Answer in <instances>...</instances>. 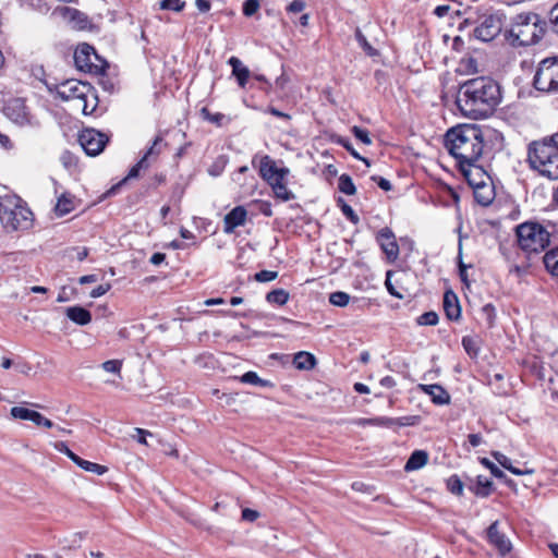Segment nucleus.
Instances as JSON below:
<instances>
[{"instance_id":"1","label":"nucleus","mask_w":558,"mask_h":558,"mask_svg":"<svg viewBox=\"0 0 558 558\" xmlns=\"http://www.w3.org/2000/svg\"><path fill=\"white\" fill-rule=\"evenodd\" d=\"M445 146L457 160L460 171L470 180L472 170L482 172L478 161L484 150V135L478 125L460 124L449 129L445 135Z\"/></svg>"},{"instance_id":"2","label":"nucleus","mask_w":558,"mask_h":558,"mask_svg":"<svg viewBox=\"0 0 558 558\" xmlns=\"http://www.w3.org/2000/svg\"><path fill=\"white\" fill-rule=\"evenodd\" d=\"M501 102L499 84L485 76L464 82L458 92L456 104L461 113L471 119L489 117Z\"/></svg>"},{"instance_id":"3","label":"nucleus","mask_w":558,"mask_h":558,"mask_svg":"<svg viewBox=\"0 0 558 558\" xmlns=\"http://www.w3.org/2000/svg\"><path fill=\"white\" fill-rule=\"evenodd\" d=\"M546 22L534 12H523L512 19L511 27L505 32L506 40L513 47L537 44L544 36Z\"/></svg>"},{"instance_id":"4","label":"nucleus","mask_w":558,"mask_h":558,"mask_svg":"<svg viewBox=\"0 0 558 558\" xmlns=\"http://www.w3.org/2000/svg\"><path fill=\"white\" fill-rule=\"evenodd\" d=\"M553 140L544 137L533 141L527 147V161L531 169L550 180L558 179V148Z\"/></svg>"},{"instance_id":"5","label":"nucleus","mask_w":558,"mask_h":558,"mask_svg":"<svg viewBox=\"0 0 558 558\" xmlns=\"http://www.w3.org/2000/svg\"><path fill=\"white\" fill-rule=\"evenodd\" d=\"M33 213L17 196H0V221L7 232L28 230Z\"/></svg>"},{"instance_id":"6","label":"nucleus","mask_w":558,"mask_h":558,"mask_svg":"<svg viewBox=\"0 0 558 558\" xmlns=\"http://www.w3.org/2000/svg\"><path fill=\"white\" fill-rule=\"evenodd\" d=\"M515 233L519 246L527 254L543 252L550 243V232L536 221L519 225Z\"/></svg>"},{"instance_id":"7","label":"nucleus","mask_w":558,"mask_h":558,"mask_svg":"<svg viewBox=\"0 0 558 558\" xmlns=\"http://www.w3.org/2000/svg\"><path fill=\"white\" fill-rule=\"evenodd\" d=\"M57 94L62 100H71L76 109L82 110L84 114H92L96 108L93 104L92 110H87V97L90 95L95 100L92 86L76 80H68L61 83L57 88Z\"/></svg>"},{"instance_id":"8","label":"nucleus","mask_w":558,"mask_h":558,"mask_svg":"<svg viewBox=\"0 0 558 558\" xmlns=\"http://www.w3.org/2000/svg\"><path fill=\"white\" fill-rule=\"evenodd\" d=\"M533 85L541 92H558V57L547 58L539 62Z\"/></svg>"},{"instance_id":"9","label":"nucleus","mask_w":558,"mask_h":558,"mask_svg":"<svg viewBox=\"0 0 558 558\" xmlns=\"http://www.w3.org/2000/svg\"><path fill=\"white\" fill-rule=\"evenodd\" d=\"M74 63L81 71L101 74L108 66L105 60H101L96 53L94 47L88 44L80 45L74 51Z\"/></svg>"},{"instance_id":"10","label":"nucleus","mask_w":558,"mask_h":558,"mask_svg":"<svg viewBox=\"0 0 558 558\" xmlns=\"http://www.w3.org/2000/svg\"><path fill=\"white\" fill-rule=\"evenodd\" d=\"M3 113L9 120L20 126H40V122L31 114L22 98L8 100L3 107Z\"/></svg>"},{"instance_id":"11","label":"nucleus","mask_w":558,"mask_h":558,"mask_svg":"<svg viewBox=\"0 0 558 558\" xmlns=\"http://www.w3.org/2000/svg\"><path fill=\"white\" fill-rule=\"evenodd\" d=\"M502 20L504 15L498 12L483 15L474 28V36L482 41L493 40L502 29Z\"/></svg>"},{"instance_id":"12","label":"nucleus","mask_w":558,"mask_h":558,"mask_svg":"<svg viewBox=\"0 0 558 558\" xmlns=\"http://www.w3.org/2000/svg\"><path fill=\"white\" fill-rule=\"evenodd\" d=\"M108 142L109 136L95 129H84L78 134V143L88 156L99 155Z\"/></svg>"},{"instance_id":"13","label":"nucleus","mask_w":558,"mask_h":558,"mask_svg":"<svg viewBox=\"0 0 558 558\" xmlns=\"http://www.w3.org/2000/svg\"><path fill=\"white\" fill-rule=\"evenodd\" d=\"M259 175L268 183L275 182L278 180H286V177L289 173V169L287 168H278L276 162L268 156L265 155L259 160L258 166Z\"/></svg>"},{"instance_id":"14","label":"nucleus","mask_w":558,"mask_h":558,"mask_svg":"<svg viewBox=\"0 0 558 558\" xmlns=\"http://www.w3.org/2000/svg\"><path fill=\"white\" fill-rule=\"evenodd\" d=\"M376 240L386 254L389 262H395L399 256V245L397 243L395 233L388 227L380 229L377 232Z\"/></svg>"},{"instance_id":"15","label":"nucleus","mask_w":558,"mask_h":558,"mask_svg":"<svg viewBox=\"0 0 558 558\" xmlns=\"http://www.w3.org/2000/svg\"><path fill=\"white\" fill-rule=\"evenodd\" d=\"M488 542L496 547L501 555H506L511 550L509 538L499 531V522H493L487 529Z\"/></svg>"},{"instance_id":"16","label":"nucleus","mask_w":558,"mask_h":558,"mask_svg":"<svg viewBox=\"0 0 558 558\" xmlns=\"http://www.w3.org/2000/svg\"><path fill=\"white\" fill-rule=\"evenodd\" d=\"M247 211L243 206H236L230 210L223 218V231L232 233L238 227L244 226Z\"/></svg>"},{"instance_id":"17","label":"nucleus","mask_w":558,"mask_h":558,"mask_svg":"<svg viewBox=\"0 0 558 558\" xmlns=\"http://www.w3.org/2000/svg\"><path fill=\"white\" fill-rule=\"evenodd\" d=\"M420 389L430 397L433 403L437 405H446L450 403V395L438 384L420 385Z\"/></svg>"},{"instance_id":"18","label":"nucleus","mask_w":558,"mask_h":558,"mask_svg":"<svg viewBox=\"0 0 558 558\" xmlns=\"http://www.w3.org/2000/svg\"><path fill=\"white\" fill-rule=\"evenodd\" d=\"M444 311L449 320H459L461 317L459 299L452 290L444 293Z\"/></svg>"},{"instance_id":"19","label":"nucleus","mask_w":558,"mask_h":558,"mask_svg":"<svg viewBox=\"0 0 558 558\" xmlns=\"http://www.w3.org/2000/svg\"><path fill=\"white\" fill-rule=\"evenodd\" d=\"M65 313L70 320L80 326H85L92 320L90 312L78 305L68 307Z\"/></svg>"},{"instance_id":"20","label":"nucleus","mask_w":558,"mask_h":558,"mask_svg":"<svg viewBox=\"0 0 558 558\" xmlns=\"http://www.w3.org/2000/svg\"><path fill=\"white\" fill-rule=\"evenodd\" d=\"M428 462V453L425 450H415L405 462L404 471L412 472L422 469Z\"/></svg>"},{"instance_id":"21","label":"nucleus","mask_w":558,"mask_h":558,"mask_svg":"<svg viewBox=\"0 0 558 558\" xmlns=\"http://www.w3.org/2000/svg\"><path fill=\"white\" fill-rule=\"evenodd\" d=\"M316 364L317 360L315 355L310 352L300 351L293 356V365L298 369L311 371L316 366Z\"/></svg>"},{"instance_id":"22","label":"nucleus","mask_w":558,"mask_h":558,"mask_svg":"<svg viewBox=\"0 0 558 558\" xmlns=\"http://www.w3.org/2000/svg\"><path fill=\"white\" fill-rule=\"evenodd\" d=\"M228 63L231 65L232 74L236 77L239 85L244 87L250 76V70L236 57H231Z\"/></svg>"},{"instance_id":"23","label":"nucleus","mask_w":558,"mask_h":558,"mask_svg":"<svg viewBox=\"0 0 558 558\" xmlns=\"http://www.w3.org/2000/svg\"><path fill=\"white\" fill-rule=\"evenodd\" d=\"M275 193V196L282 202H288L295 198V195L287 187L284 180L276 179L275 182L269 184Z\"/></svg>"},{"instance_id":"24","label":"nucleus","mask_w":558,"mask_h":558,"mask_svg":"<svg viewBox=\"0 0 558 558\" xmlns=\"http://www.w3.org/2000/svg\"><path fill=\"white\" fill-rule=\"evenodd\" d=\"M66 17L73 23V26L78 29L87 28L89 23L88 16L76 9L66 8Z\"/></svg>"},{"instance_id":"25","label":"nucleus","mask_w":558,"mask_h":558,"mask_svg":"<svg viewBox=\"0 0 558 558\" xmlns=\"http://www.w3.org/2000/svg\"><path fill=\"white\" fill-rule=\"evenodd\" d=\"M492 487H493V482L483 476V475H478L476 477V484L475 486H471L470 489L476 495V496H480V497H487L490 495L492 493Z\"/></svg>"},{"instance_id":"26","label":"nucleus","mask_w":558,"mask_h":558,"mask_svg":"<svg viewBox=\"0 0 558 558\" xmlns=\"http://www.w3.org/2000/svg\"><path fill=\"white\" fill-rule=\"evenodd\" d=\"M480 339L477 336H464L462 347L470 357L476 359L480 353Z\"/></svg>"},{"instance_id":"27","label":"nucleus","mask_w":558,"mask_h":558,"mask_svg":"<svg viewBox=\"0 0 558 558\" xmlns=\"http://www.w3.org/2000/svg\"><path fill=\"white\" fill-rule=\"evenodd\" d=\"M474 198L480 205L488 206L494 199V193L485 184H482L481 186L475 187Z\"/></svg>"},{"instance_id":"28","label":"nucleus","mask_w":558,"mask_h":558,"mask_svg":"<svg viewBox=\"0 0 558 558\" xmlns=\"http://www.w3.org/2000/svg\"><path fill=\"white\" fill-rule=\"evenodd\" d=\"M546 269L554 276H558V246L549 250L543 257Z\"/></svg>"},{"instance_id":"29","label":"nucleus","mask_w":558,"mask_h":558,"mask_svg":"<svg viewBox=\"0 0 558 558\" xmlns=\"http://www.w3.org/2000/svg\"><path fill=\"white\" fill-rule=\"evenodd\" d=\"M338 189L341 193L345 195H354L356 193V187L353 183L352 178L345 173L339 177Z\"/></svg>"},{"instance_id":"30","label":"nucleus","mask_w":558,"mask_h":558,"mask_svg":"<svg viewBox=\"0 0 558 558\" xmlns=\"http://www.w3.org/2000/svg\"><path fill=\"white\" fill-rule=\"evenodd\" d=\"M266 300L269 303L284 305L289 300V293L284 289H276L266 294Z\"/></svg>"},{"instance_id":"31","label":"nucleus","mask_w":558,"mask_h":558,"mask_svg":"<svg viewBox=\"0 0 558 558\" xmlns=\"http://www.w3.org/2000/svg\"><path fill=\"white\" fill-rule=\"evenodd\" d=\"M74 209L73 201L71 197L62 195L58 198L57 205L54 207L56 214L58 216H64L71 213Z\"/></svg>"},{"instance_id":"32","label":"nucleus","mask_w":558,"mask_h":558,"mask_svg":"<svg viewBox=\"0 0 558 558\" xmlns=\"http://www.w3.org/2000/svg\"><path fill=\"white\" fill-rule=\"evenodd\" d=\"M77 466H80L81 469H83L86 472H92V473H95L98 475H102L108 471L107 466L84 460L82 458L78 461Z\"/></svg>"},{"instance_id":"33","label":"nucleus","mask_w":558,"mask_h":558,"mask_svg":"<svg viewBox=\"0 0 558 558\" xmlns=\"http://www.w3.org/2000/svg\"><path fill=\"white\" fill-rule=\"evenodd\" d=\"M240 381L243 384H250V385H255V386H260V387L269 386L268 380L260 378L255 372H252V371L244 373L241 376Z\"/></svg>"},{"instance_id":"34","label":"nucleus","mask_w":558,"mask_h":558,"mask_svg":"<svg viewBox=\"0 0 558 558\" xmlns=\"http://www.w3.org/2000/svg\"><path fill=\"white\" fill-rule=\"evenodd\" d=\"M336 143L339 144L340 146H342L343 148H345L351 154V156L354 157L355 159L362 160L367 167L371 166V161L367 158L362 157L354 149L353 145L351 144V142L348 138L340 136V137H338Z\"/></svg>"},{"instance_id":"35","label":"nucleus","mask_w":558,"mask_h":558,"mask_svg":"<svg viewBox=\"0 0 558 558\" xmlns=\"http://www.w3.org/2000/svg\"><path fill=\"white\" fill-rule=\"evenodd\" d=\"M355 39L359 43V45L363 48V50L371 57H374L377 54V50L373 48V46L367 41L365 35L362 33V31L357 27L355 29Z\"/></svg>"},{"instance_id":"36","label":"nucleus","mask_w":558,"mask_h":558,"mask_svg":"<svg viewBox=\"0 0 558 558\" xmlns=\"http://www.w3.org/2000/svg\"><path fill=\"white\" fill-rule=\"evenodd\" d=\"M36 411L23 407H13L10 414L13 418L32 421Z\"/></svg>"},{"instance_id":"37","label":"nucleus","mask_w":558,"mask_h":558,"mask_svg":"<svg viewBox=\"0 0 558 558\" xmlns=\"http://www.w3.org/2000/svg\"><path fill=\"white\" fill-rule=\"evenodd\" d=\"M329 302L335 306L344 307L350 302V295L343 291H336L330 293Z\"/></svg>"},{"instance_id":"38","label":"nucleus","mask_w":558,"mask_h":558,"mask_svg":"<svg viewBox=\"0 0 558 558\" xmlns=\"http://www.w3.org/2000/svg\"><path fill=\"white\" fill-rule=\"evenodd\" d=\"M339 207L341 208L342 214L347 217L348 220H350L352 223L356 225L360 221L359 216L355 214L353 208L347 204V202L343 198H339L337 201Z\"/></svg>"},{"instance_id":"39","label":"nucleus","mask_w":558,"mask_h":558,"mask_svg":"<svg viewBox=\"0 0 558 558\" xmlns=\"http://www.w3.org/2000/svg\"><path fill=\"white\" fill-rule=\"evenodd\" d=\"M52 446L57 451L64 453L71 461H73L77 465L78 461L81 460V457H78L71 449H69L65 442L56 441L52 444Z\"/></svg>"},{"instance_id":"40","label":"nucleus","mask_w":558,"mask_h":558,"mask_svg":"<svg viewBox=\"0 0 558 558\" xmlns=\"http://www.w3.org/2000/svg\"><path fill=\"white\" fill-rule=\"evenodd\" d=\"M483 318L486 320L487 327L492 328L496 318L495 306L490 303L485 304L481 310Z\"/></svg>"},{"instance_id":"41","label":"nucleus","mask_w":558,"mask_h":558,"mask_svg":"<svg viewBox=\"0 0 558 558\" xmlns=\"http://www.w3.org/2000/svg\"><path fill=\"white\" fill-rule=\"evenodd\" d=\"M447 487H448L449 492L454 495L460 496L463 493V483L457 475H452L448 478Z\"/></svg>"},{"instance_id":"42","label":"nucleus","mask_w":558,"mask_h":558,"mask_svg":"<svg viewBox=\"0 0 558 558\" xmlns=\"http://www.w3.org/2000/svg\"><path fill=\"white\" fill-rule=\"evenodd\" d=\"M351 132L355 136V138H357L363 144L371 145L373 143L369 136V132L366 129L354 125L352 126Z\"/></svg>"},{"instance_id":"43","label":"nucleus","mask_w":558,"mask_h":558,"mask_svg":"<svg viewBox=\"0 0 558 558\" xmlns=\"http://www.w3.org/2000/svg\"><path fill=\"white\" fill-rule=\"evenodd\" d=\"M417 324L421 326H435L438 324V315L435 312H425L417 317Z\"/></svg>"},{"instance_id":"44","label":"nucleus","mask_w":558,"mask_h":558,"mask_svg":"<svg viewBox=\"0 0 558 558\" xmlns=\"http://www.w3.org/2000/svg\"><path fill=\"white\" fill-rule=\"evenodd\" d=\"M185 7V2L182 0H162L160 2V9L170 10L174 12H181Z\"/></svg>"},{"instance_id":"45","label":"nucleus","mask_w":558,"mask_h":558,"mask_svg":"<svg viewBox=\"0 0 558 558\" xmlns=\"http://www.w3.org/2000/svg\"><path fill=\"white\" fill-rule=\"evenodd\" d=\"M147 167H148L147 157H142V159L130 169L126 178L122 182H124L125 180H129V179L137 178L140 174V171L142 169H146Z\"/></svg>"},{"instance_id":"46","label":"nucleus","mask_w":558,"mask_h":558,"mask_svg":"<svg viewBox=\"0 0 558 558\" xmlns=\"http://www.w3.org/2000/svg\"><path fill=\"white\" fill-rule=\"evenodd\" d=\"M104 371L113 374H121L122 361L121 360H108L101 364Z\"/></svg>"},{"instance_id":"47","label":"nucleus","mask_w":558,"mask_h":558,"mask_svg":"<svg viewBox=\"0 0 558 558\" xmlns=\"http://www.w3.org/2000/svg\"><path fill=\"white\" fill-rule=\"evenodd\" d=\"M481 463L484 466H486L490 471L492 475L495 476L496 478H505L506 477V474L495 463H493L489 459L482 458Z\"/></svg>"},{"instance_id":"48","label":"nucleus","mask_w":558,"mask_h":558,"mask_svg":"<svg viewBox=\"0 0 558 558\" xmlns=\"http://www.w3.org/2000/svg\"><path fill=\"white\" fill-rule=\"evenodd\" d=\"M161 144H162V137L156 136L151 146L147 149V151L144 154L143 157H147V160H148L150 157L158 156L161 151Z\"/></svg>"},{"instance_id":"49","label":"nucleus","mask_w":558,"mask_h":558,"mask_svg":"<svg viewBox=\"0 0 558 558\" xmlns=\"http://www.w3.org/2000/svg\"><path fill=\"white\" fill-rule=\"evenodd\" d=\"M277 277L278 272L272 270H260L259 272L255 274V280L258 282H269L275 280Z\"/></svg>"},{"instance_id":"50","label":"nucleus","mask_w":558,"mask_h":558,"mask_svg":"<svg viewBox=\"0 0 558 558\" xmlns=\"http://www.w3.org/2000/svg\"><path fill=\"white\" fill-rule=\"evenodd\" d=\"M202 116L204 117V119L217 124V125H220L222 120L225 119V116L222 113H211L207 108H203L202 109Z\"/></svg>"},{"instance_id":"51","label":"nucleus","mask_w":558,"mask_h":558,"mask_svg":"<svg viewBox=\"0 0 558 558\" xmlns=\"http://www.w3.org/2000/svg\"><path fill=\"white\" fill-rule=\"evenodd\" d=\"M259 9L258 0H246L243 4V14L245 16L254 15Z\"/></svg>"},{"instance_id":"52","label":"nucleus","mask_w":558,"mask_h":558,"mask_svg":"<svg viewBox=\"0 0 558 558\" xmlns=\"http://www.w3.org/2000/svg\"><path fill=\"white\" fill-rule=\"evenodd\" d=\"M33 423H35L37 426H44L47 428H52L54 426L53 422L49 418L45 417L39 412H35L34 417L32 420Z\"/></svg>"},{"instance_id":"53","label":"nucleus","mask_w":558,"mask_h":558,"mask_svg":"<svg viewBox=\"0 0 558 558\" xmlns=\"http://www.w3.org/2000/svg\"><path fill=\"white\" fill-rule=\"evenodd\" d=\"M225 165L226 161L223 159H218L208 168V173L211 177H219L225 169Z\"/></svg>"},{"instance_id":"54","label":"nucleus","mask_w":558,"mask_h":558,"mask_svg":"<svg viewBox=\"0 0 558 558\" xmlns=\"http://www.w3.org/2000/svg\"><path fill=\"white\" fill-rule=\"evenodd\" d=\"M461 255H462V244H461V241L459 242V276L461 278V280L464 282V283H468V274H466V269L469 266H466L465 264H463L462 262V258H461Z\"/></svg>"},{"instance_id":"55","label":"nucleus","mask_w":558,"mask_h":558,"mask_svg":"<svg viewBox=\"0 0 558 558\" xmlns=\"http://www.w3.org/2000/svg\"><path fill=\"white\" fill-rule=\"evenodd\" d=\"M492 456L506 470H508V468L512 465L510 459L499 451H493Z\"/></svg>"},{"instance_id":"56","label":"nucleus","mask_w":558,"mask_h":558,"mask_svg":"<svg viewBox=\"0 0 558 558\" xmlns=\"http://www.w3.org/2000/svg\"><path fill=\"white\" fill-rule=\"evenodd\" d=\"M391 275H392V271H391V270H388V271H387V274H386V281H385V286H386V288H387L388 292H389L391 295H393V296H396V298H398V299H403V295H402L401 293H399V292L395 289V287L392 286V283H391V281H390V277H391Z\"/></svg>"},{"instance_id":"57","label":"nucleus","mask_w":558,"mask_h":558,"mask_svg":"<svg viewBox=\"0 0 558 558\" xmlns=\"http://www.w3.org/2000/svg\"><path fill=\"white\" fill-rule=\"evenodd\" d=\"M371 179H372L374 182H376V183H377V185H378L381 190H384V191H386V192L391 191L392 185H391V183H390V181H389V180H387V179H385V178H383V177H378V175H373Z\"/></svg>"},{"instance_id":"58","label":"nucleus","mask_w":558,"mask_h":558,"mask_svg":"<svg viewBox=\"0 0 558 558\" xmlns=\"http://www.w3.org/2000/svg\"><path fill=\"white\" fill-rule=\"evenodd\" d=\"M110 288H111V286L109 283L99 284L98 287H96L95 289H93L90 291L89 295L93 299L99 298V296L106 294Z\"/></svg>"},{"instance_id":"59","label":"nucleus","mask_w":558,"mask_h":558,"mask_svg":"<svg viewBox=\"0 0 558 558\" xmlns=\"http://www.w3.org/2000/svg\"><path fill=\"white\" fill-rule=\"evenodd\" d=\"M305 8L304 0H293L287 8V10L291 13H299L303 11Z\"/></svg>"},{"instance_id":"60","label":"nucleus","mask_w":558,"mask_h":558,"mask_svg":"<svg viewBox=\"0 0 558 558\" xmlns=\"http://www.w3.org/2000/svg\"><path fill=\"white\" fill-rule=\"evenodd\" d=\"M259 517V513L256 510H252L245 508L242 510V519L248 522L255 521Z\"/></svg>"},{"instance_id":"61","label":"nucleus","mask_w":558,"mask_h":558,"mask_svg":"<svg viewBox=\"0 0 558 558\" xmlns=\"http://www.w3.org/2000/svg\"><path fill=\"white\" fill-rule=\"evenodd\" d=\"M550 23L556 33H558V3L549 12Z\"/></svg>"},{"instance_id":"62","label":"nucleus","mask_w":558,"mask_h":558,"mask_svg":"<svg viewBox=\"0 0 558 558\" xmlns=\"http://www.w3.org/2000/svg\"><path fill=\"white\" fill-rule=\"evenodd\" d=\"M266 112H268V113H270V114H272V116H275L277 118H280V119H284V120H290L291 119L290 114H288L286 112H282V111L278 110L275 107H268L266 109Z\"/></svg>"},{"instance_id":"63","label":"nucleus","mask_w":558,"mask_h":558,"mask_svg":"<svg viewBox=\"0 0 558 558\" xmlns=\"http://www.w3.org/2000/svg\"><path fill=\"white\" fill-rule=\"evenodd\" d=\"M195 5L202 13H206L210 10V2L208 0H195Z\"/></svg>"},{"instance_id":"64","label":"nucleus","mask_w":558,"mask_h":558,"mask_svg":"<svg viewBox=\"0 0 558 558\" xmlns=\"http://www.w3.org/2000/svg\"><path fill=\"white\" fill-rule=\"evenodd\" d=\"M468 439H469L470 445L474 448L478 447L483 441L481 434H470L468 436Z\"/></svg>"}]
</instances>
